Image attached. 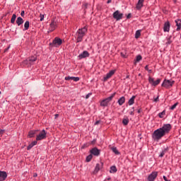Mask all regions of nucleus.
<instances>
[{"mask_svg":"<svg viewBox=\"0 0 181 181\" xmlns=\"http://www.w3.org/2000/svg\"><path fill=\"white\" fill-rule=\"evenodd\" d=\"M170 129H172V125H170V124H163L162 127L157 129L153 132L152 139L153 141L158 142L160 141V139L163 138L165 135L169 134V132H170Z\"/></svg>","mask_w":181,"mask_h":181,"instance_id":"f257e3e1","label":"nucleus"},{"mask_svg":"<svg viewBox=\"0 0 181 181\" xmlns=\"http://www.w3.org/2000/svg\"><path fill=\"white\" fill-rule=\"evenodd\" d=\"M86 32H87V28H86V27L79 29L76 32V42H77V43H79V42L83 41V37H84V35H86Z\"/></svg>","mask_w":181,"mask_h":181,"instance_id":"f03ea898","label":"nucleus"},{"mask_svg":"<svg viewBox=\"0 0 181 181\" xmlns=\"http://www.w3.org/2000/svg\"><path fill=\"white\" fill-rule=\"evenodd\" d=\"M115 94L116 93H114L110 97L103 99L100 102V107H108V104H110V103H111V101H112V98H114V97H115Z\"/></svg>","mask_w":181,"mask_h":181,"instance_id":"7ed1b4c3","label":"nucleus"},{"mask_svg":"<svg viewBox=\"0 0 181 181\" xmlns=\"http://www.w3.org/2000/svg\"><path fill=\"white\" fill-rule=\"evenodd\" d=\"M62 43L63 40L60 37H56L53 40L52 43H51L50 45L52 46V47H59L62 46Z\"/></svg>","mask_w":181,"mask_h":181,"instance_id":"20e7f679","label":"nucleus"},{"mask_svg":"<svg viewBox=\"0 0 181 181\" xmlns=\"http://www.w3.org/2000/svg\"><path fill=\"white\" fill-rule=\"evenodd\" d=\"M46 130L42 129L36 136V141H42V139H46Z\"/></svg>","mask_w":181,"mask_h":181,"instance_id":"39448f33","label":"nucleus"},{"mask_svg":"<svg viewBox=\"0 0 181 181\" xmlns=\"http://www.w3.org/2000/svg\"><path fill=\"white\" fill-rule=\"evenodd\" d=\"M175 84V81L172 80H164L162 83V87L165 88H170Z\"/></svg>","mask_w":181,"mask_h":181,"instance_id":"423d86ee","label":"nucleus"},{"mask_svg":"<svg viewBox=\"0 0 181 181\" xmlns=\"http://www.w3.org/2000/svg\"><path fill=\"white\" fill-rule=\"evenodd\" d=\"M57 28V21H55L54 20H52L51 23L49 24V28L48 30L49 32H53L56 30Z\"/></svg>","mask_w":181,"mask_h":181,"instance_id":"0eeeda50","label":"nucleus"},{"mask_svg":"<svg viewBox=\"0 0 181 181\" xmlns=\"http://www.w3.org/2000/svg\"><path fill=\"white\" fill-rule=\"evenodd\" d=\"M123 16L124 14H122V13H119V11L118 10L113 13V18L114 19H116V21H121Z\"/></svg>","mask_w":181,"mask_h":181,"instance_id":"6e6552de","label":"nucleus"},{"mask_svg":"<svg viewBox=\"0 0 181 181\" xmlns=\"http://www.w3.org/2000/svg\"><path fill=\"white\" fill-rule=\"evenodd\" d=\"M156 177H158V171H153L148 176L147 180L155 181Z\"/></svg>","mask_w":181,"mask_h":181,"instance_id":"1a4fd4ad","label":"nucleus"},{"mask_svg":"<svg viewBox=\"0 0 181 181\" xmlns=\"http://www.w3.org/2000/svg\"><path fill=\"white\" fill-rule=\"evenodd\" d=\"M101 154V150L98 149L97 147L91 148V155L93 156H100Z\"/></svg>","mask_w":181,"mask_h":181,"instance_id":"9d476101","label":"nucleus"},{"mask_svg":"<svg viewBox=\"0 0 181 181\" xmlns=\"http://www.w3.org/2000/svg\"><path fill=\"white\" fill-rule=\"evenodd\" d=\"M148 83H150V84H152L154 86H158V84H159L160 83V79L158 78L156 81H155L153 79V78L149 76L148 77Z\"/></svg>","mask_w":181,"mask_h":181,"instance_id":"9b49d317","label":"nucleus"},{"mask_svg":"<svg viewBox=\"0 0 181 181\" xmlns=\"http://www.w3.org/2000/svg\"><path fill=\"white\" fill-rule=\"evenodd\" d=\"M103 163L96 164V166L93 172V175H97V173H98V172H100V170L103 169Z\"/></svg>","mask_w":181,"mask_h":181,"instance_id":"f8f14e48","label":"nucleus"},{"mask_svg":"<svg viewBox=\"0 0 181 181\" xmlns=\"http://www.w3.org/2000/svg\"><path fill=\"white\" fill-rule=\"evenodd\" d=\"M114 74H115V70H111L110 71L106 76H105L103 77V80L104 81H107V80H108V78H111V77H112V76H114Z\"/></svg>","mask_w":181,"mask_h":181,"instance_id":"ddd939ff","label":"nucleus"},{"mask_svg":"<svg viewBox=\"0 0 181 181\" xmlns=\"http://www.w3.org/2000/svg\"><path fill=\"white\" fill-rule=\"evenodd\" d=\"M8 177V174L5 171H0V181L6 180Z\"/></svg>","mask_w":181,"mask_h":181,"instance_id":"4468645a","label":"nucleus"},{"mask_svg":"<svg viewBox=\"0 0 181 181\" xmlns=\"http://www.w3.org/2000/svg\"><path fill=\"white\" fill-rule=\"evenodd\" d=\"M90 56V54L87 51H83L82 53H81L78 55V59H86V57H88Z\"/></svg>","mask_w":181,"mask_h":181,"instance_id":"2eb2a0df","label":"nucleus"},{"mask_svg":"<svg viewBox=\"0 0 181 181\" xmlns=\"http://www.w3.org/2000/svg\"><path fill=\"white\" fill-rule=\"evenodd\" d=\"M145 0H139L138 3L136 6V8L137 9V11H141V9H142V7L144 6V2Z\"/></svg>","mask_w":181,"mask_h":181,"instance_id":"dca6fc26","label":"nucleus"},{"mask_svg":"<svg viewBox=\"0 0 181 181\" xmlns=\"http://www.w3.org/2000/svg\"><path fill=\"white\" fill-rule=\"evenodd\" d=\"M36 60H37L36 57H31L28 60L26 59L24 63H30V64H33Z\"/></svg>","mask_w":181,"mask_h":181,"instance_id":"f3484780","label":"nucleus"},{"mask_svg":"<svg viewBox=\"0 0 181 181\" xmlns=\"http://www.w3.org/2000/svg\"><path fill=\"white\" fill-rule=\"evenodd\" d=\"M169 30H170V23L169 21H167L164 23L163 31L169 32Z\"/></svg>","mask_w":181,"mask_h":181,"instance_id":"a211bd4d","label":"nucleus"},{"mask_svg":"<svg viewBox=\"0 0 181 181\" xmlns=\"http://www.w3.org/2000/svg\"><path fill=\"white\" fill-rule=\"evenodd\" d=\"M37 132H39V130H31L28 133L29 138H33L36 135Z\"/></svg>","mask_w":181,"mask_h":181,"instance_id":"6ab92c4d","label":"nucleus"},{"mask_svg":"<svg viewBox=\"0 0 181 181\" xmlns=\"http://www.w3.org/2000/svg\"><path fill=\"white\" fill-rule=\"evenodd\" d=\"M35 145H37V141H33L31 144H30L28 146V147H27L28 151H30V149L33 148V146H35Z\"/></svg>","mask_w":181,"mask_h":181,"instance_id":"aec40b11","label":"nucleus"},{"mask_svg":"<svg viewBox=\"0 0 181 181\" xmlns=\"http://www.w3.org/2000/svg\"><path fill=\"white\" fill-rule=\"evenodd\" d=\"M135 98H136V96L133 95L128 101L129 105H134L135 103Z\"/></svg>","mask_w":181,"mask_h":181,"instance_id":"412c9836","label":"nucleus"},{"mask_svg":"<svg viewBox=\"0 0 181 181\" xmlns=\"http://www.w3.org/2000/svg\"><path fill=\"white\" fill-rule=\"evenodd\" d=\"M175 23L177 26V30L179 31L181 29V20L180 19H177L175 20Z\"/></svg>","mask_w":181,"mask_h":181,"instance_id":"4be33fe9","label":"nucleus"},{"mask_svg":"<svg viewBox=\"0 0 181 181\" xmlns=\"http://www.w3.org/2000/svg\"><path fill=\"white\" fill-rule=\"evenodd\" d=\"M16 23L18 26H21L23 23V18L22 17H18L16 20Z\"/></svg>","mask_w":181,"mask_h":181,"instance_id":"5701e85b","label":"nucleus"},{"mask_svg":"<svg viewBox=\"0 0 181 181\" xmlns=\"http://www.w3.org/2000/svg\"><path fill=\"white\" fill-rule=\"evenodd\" d=\"M119 105H122L123 104L125 103V97L122 96L121 97L118 101H117Z\"/></svg>","mask_w":181,"mask_h":181,"instance_id":"b1692460","label":"nucleus"},{"mask_svg":"<svg viewBox=\"0 0 181 181\" xmlns=\"http://www.w3.org/2000/svg\"><path fill=\"white\" fill-rule=\"evenodd\" d=\"M117 167L115 165L111 166L110 167V173H117Z\"/></svg>","mask_w":181,"mask_h":181,"instance_id":"393cba45","label":"nucleus"},{"mask_svg":"<svg viewBox=\"0 0 181 181\" xmlns=\"http://www.w3.org/2000/svg\"><path fill=\"white\" fill-rule=\"evenodd\" d=\"M29 25H30V22L29 21H25L24 23V28L23 29V31L28 30L29 29Z\"/></svg>","mask_w":181,"mask_h":181,"instance_id":"a878e982","label":"nucleus"},{"mask_svg":"<svg viewBox=\"0 0 181 181\" xmlns=\"http://www.w3.org/2000/svg\"><path fill=\"white\" fill-rule=\"evenodd\" d=\"M111 149L112 152L115 153V155H120V153L118 151V149H117V147H112Z\"/></svg>","mask_w":181,"mask_h":181,"instance_id":"bb28decb","label":"nucleus"},{"mask_svg":"<svg viewBox=\"0 0 181 181\" xmlns=\"http://www.w3.org/2000/svg\"><path fill=\"white\" fill-rule=\"evenodd\" d=\"M16 20V14H13L12 18L11 19V23H15Z\"/></svg>","mask_w":181,"mask_h":181,"instance_id":"cd10ccee","label":"nucleus"},{"mask_svg":"<svg viewBox=\"0 0 181 181\" xmlns=\"http://www.w3.org/2000/svg\"><path fill=\"white\" fill-rule=\"evenodd\" d=\"M122 124L123 125L127 126L128 124H129V120L128 119H123Z\"/></svg>","mask_w":181,"mask_h":181,"instance_id":"c85d7f7f","label":"nucleus"},{"mask_svg":"<svg viewBox=\"0 0 181 181\" xmlns=\"http://www.w3.org/2000/svg\"><path fill=\"white\" fill-rule=\"evenodd\" d=\"M139 36H141V30H137L136 31V34H135V37L136 39H138L139 37Z\"/></svg>","mask_w":181,"mask_h":181,"instance_id":"c756f323","label":"nucleus"},{"mask_svg":"<svg viewBox=\"0 0 181 181\" xmlns=\"http://www.w3.org/2000/svg\"><path fill=\"white\" fill-rule=\"evenodd\" d=\"M141 60H142V56L137 55L136 57V62H141Z\"/></svg>","mask_w":181,"mask_h":181,"instance_id":"7c9ffc66","label":"nucleus"},{"mask_svg":"<svg viewBox=\"0 0 181 181\" xmlns=\"http://www.w3.org/2000/svg\"><path fill=\"white\" fill-rule=\"evenodd\" d=\"M172 36L169 37L167 40L166 45H170L172 43Z\"/></svg>","mask_w":181,"mask_h":181,"instance_id":"2f4dec72","label":"nucleus"},{"mask_svg":"<svg viewBox=\"0 0 181 181\" xmlns=\"http://www.w3.org/2000/svg\"><path fill=\"white\" fill-rule=\"evenodd\" d=\"M179 105V103H175L173 106L170 107V110H175V108H176V107H177V105Z\"/></svg>","mask_w":181,"mask_h":181,"instance_id":"473e14b6","label":"nucleus"},{"mask_svg":"<svg viewBox=\"0 0 181 181\" xmlns=\"http://www.w3.org/2000/svg\"><path fill=\"white\" fill-rule=\"evenodd\" d=\"M165 153H166V149L163 150V151H161L160 154V158H163V156H165Z\"/></svg>","mask_w":181,"mask_h":181,"instance_id":"72a5a7b5","label":"nucleus"},{"mask_svg":"<svg viewBox=\"0 0 181 181\" xmlns=\"http://www.w3.org/2000/svg\"><path fill=\"white\" fill-rule=\"evenodd\" d=\"M165 110H164V111H163V112H160V113L158 114V117H159L160 118H163V115H165Z\"/></svg>","mask_w":181,"mask_h":181,"instance_id":"f704fd0d","label":"nucleus"},{"mask_svg":"<svg viewBox=\"0 0 181 181\" xmlns=\"http://www.w3.org/2000/svg\"><path fill=\"white\" fill-rule=\"evenodd\" d=\"M134 111H135V107H133L132 108L131 111L129 112V115H135V113H134Z\"/></svg>","mask_w":181,"mask_h":181,"instance_id":"c9c22d12","label":"nucleus"},{"mask_svg":"<svg viewBox=\"0 0 181 181\" xmlns=\"http://www.w3.org/2000/svg\"><path fill=\"white\" fill-rule=\"evenodd\" d=\"M74 76H66L65 77V80L66 81H70V80H73Z\"/></svg>","mask_w":181,"mask_h":181,"instance_id":"e433bc0d","label":"nucleus"},{"mask_svg":"<svg viewBox=\"0 0 181 181\" xmlns=\"http://www.w3.org/2000/svg\"><path fill=\"white\" fill-rule=\"evenodd\" d=\"M91 160V154H89L87 157H86V162H90Z\"/></svg>","mask_w":181,"mask_h":181,"instance_id":"4c0bfd02","label":"nucleus"},{"mask_svg":"<svg viewBox=\"0 0 181 181\" xmlns=\"http://www.w3.org/2000/svg\"><path fill=\"white\" fill-rule=\"evenodd\" d=\"M88 146V144H85L81 146V149H84V148H87Z\"/></svg>","mask_w":181,"mask_h":181,"instance_id":"58836bf2","label":"nucleus"},{"mask_svg":"<svg viewBox=\"0 0 181 181\" xmlns=\"http://www.w3.org/2000/svg\"><path fill=\"white\" fill-rule=\"evenodd\" d=\"M40 21H41V22L43 21L44 19H45V16L42 15V14H40Z\"/></svg>","mask_w":181,"mask_h":181,"instance_id":"ea45409f","label":"nucleus"},{"mask_svg":"<svg viewBox=\"0 0 181 181\" xmlns=\"http://www.w3.org/2000/svg\"><path fill=\"white\" fill-rule=\"evenodd\" d=\"M79 80H80V78H79V77H75V76H74V79H73L74 81H78Z\"/></svg>","mask_w":181,"mask_h":181,"instance_id":"a19ab883","label":"nucleus"},{"mask_svg":"<svg viewBox=\"0 0 181 181\" xmlns=\"http://www.w3.org/2000/svg\"><path fill=\"white\" fill-rule=\"evenodd\" d=\"M154 101H155V103H158V101H159V96H158L157 98H154Z\"/></svg>","mask_w":181,"mask_h":181,"instance_id":"79ce46f5","label":"nucleus"},{"mask_svg":"<svg viewBox=\"0 0 181 181\" xmlns=\"http://www.w3.org/2000/svg\"><path fill=\"white\" fill-rule=\"evenodd\" d=\"M4 132H5V130L1 129L0 130V135H4Z\"/></svg>","mask_w":181,"mask_h":181,"instance_id":"37998d69","label":"nucleus"},{"mask_svg":"<svg viewBox=\"0 0 181 181\" xmlns=\"http://www.w3.org/2000/svg\"><path fill=\"white\" fill-rule=\"evenodd\" d=\"M163 180H165V181H170V180H168V177H166V176H163Z\"/></svg>","mask_w":181,"mask_h":181,"instance_id":"c03bdc74","label":"nucleus"},{"mask_svg":"<svg viewBox=\"0 0 181 181\" xmlns=\"http://www.w3.org/2000/svg\"><path fill=\"white\" fill-rule=\"evenodd\" d=\"M21 15L22 17L25 16V11H22Z\"/></svg>","mask_w":181,"mask_h":181,"instance_id":"a18cd8bd","label":"nucleus"},{"mask_svg":"<svg viewBox=\"0 0 181 181\" xmlns=\"http://www.w3.org/2000/svg\"><path fill=\"white\" fill-rule=\"evenodd\" d=\"M131 16H132V14H131V13H129V14L127 16V19H130Z\"/></svg>","mask_w":181,"mask_h":181,"instance_id":"49530a36","label":"nucleus"},{"mask_svg":"<svg viewBox=\"0 0 181 181\" xmlns=\"http://www.w3.org/2000/svg\"><path fill=\"white\" fill-rule=\"evenodd\" d=\"M141 112H142V110H141V109H138V110H137L138 114H141Z\"/></svg>","mask_w":181,"mask_h":181,"instance_id":"de8ad7c7","label":"nucleus"},{"mask_svg":"<svg viewBox=\"0 0 181 181\" xmlns=\"http://www.w3.org/2000/svg\"><path fill=\"white\" fill-rule=\"evenodd\" d=\"M100 120H98V121H96L95 122V125H98V124H100Z\"/></svg>","mask_w":181,"mask_h":181,"instance_id":"09e8293b","label":"nucleus"},{"mask_svg":"<svg viewBox=\"0 0 181 181\" xmlns=\"http://www.w3.org/2000/svg\"><path fill=\"white\" fill-rule=\"evenodd\" d=\"M112 0H107V4H111Z\"/></svg>","mask_w":181,"mask_h":181,"instance_id":"8fccbe9b","label":"nucleus"},{"mask_svg":"<svg viewBox=\"0 0 181 181\" xmlns=\"http://www.w3.org/2000/svg\"><path fill=\"white\" fill-rule=\"evenodd\" d=\"M91 93H88L87 95H86V98H88V97H90Z\"/></svg>","mask_w":181,"mask_h":181,"instance_id":"3c124183","label":"nucleus"},{"mask_svg":"<svg viewBox=\"0 0 181 181\" xmlns=\"http://www.w3.org/2000/svg\"><path fill=\"white\" fill-rule=\"evenodd\" d=\"M10 47H11L10 46L7 47V49H5V52H6L7 50H9Z\"/></svg>","mask_w":181,"mask_h":181,"instance_id":"603ef678","label":"nucleus"},{"mask_svg":"<svg viewBox=\"0 0 181 181\" xmlns=\"http://www.w3.org/2000/svg\"><path fill=\"white\" fill-rule=\"evenodd\" d=\"M145 70H148V65L145 66Z\"/></svg>","mask_w":181,"mask_h":181,"instance_id":"864d4df0","label":"nucleus"},{"mask_svg":"<svg viewBox=\"0 0 181 181\" xmlns=\"http://www.w3.org/2000/svg\"><path fill=\"white\" fill-rule=\"evenodd\" d=\"M174 4H176L177 2V0H173Z\"/></svg>","mask_w":181,"mask_h":181,"instance_id":"5fc2aeb1","label":"nucleus"},{"mask_svg":"<svg viewBox=\"0 0 181 181\" xmlns=\"http://www.w3.org/2000/svg\"><path fill=\"white\" fill-rule=\"evenodd\" d=\"M57 117H59V115H55V117L57 118Z\"/></svg>","mask_w":181,"mask_h":181,"instance_id":"6e6d98bb","label":"nucleus"},{"mask_svg":"<svg viewBox=\"0 0 181 181\" xmlns=\"http://www.w3.org/2000/svg\"><path fill=\"white\" fill-rule=\"evenodd\" d=\"M37 176V174L34 175V177H36Z\"/></svg>","mask_w":181,"mask_h":181,"instance_id":"4d7b16f0","label":"nucleus"},{"mask_svg":"<svg viewBox=\"0 0 181 181\" xmlns=\"http://www.w3.org/2000/svg\"><path fill=\"white\" fill-rule=\"evenodd\" d=\"M95 141H92V144H94Z\"/></svg>","mask_w":181,"mask_h":181,"instance_id":"13d9d810","label":"nucleus"},{"mask_svg":"<svg viewBox=\"0 0 181 181\" xmlns=\"http://www.w3.org/2000/svg\"><path fill=\"white\" fill-rule=\"evenodd\" d=\"M89 152H91V150H90Z\"/></svg>","mask_w":181,"mask_h":181,"instance_id":"bf43d9fd","label":"nucleus"},{"mask_svg":"<svg viewBox=\"0 0 181 181\" xmlns=\"http://www.w3.org/2000/svg\"><path fill=\"white\" fill-rule=\"evenodd\" d=\"M0 94H1V92L0 91Z\"/></svg>","mask_w":181,"mask_h":181,"instance_id":"052dcab7","label":"nucleus"},{"mask_svg":"<svg viewBox=\"0 0 181 181\" xmlns=\"http://www.w3.org/2000/svg\"><path fill=\"white\" fill-rule=\"evenodd\" d=\"M180 38H181V34H180Z\"/></svg>","mask_w":181,"mask_h":181,"instance_id":"680f3d73","label":"nucleus"}]
</instances>
